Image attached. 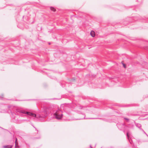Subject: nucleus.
<instances>
[{
    "instance_id": "f257e3e1",
    "label": "nucleus",
    "mask_w": 148,
    "mask_h": 148,
    "mask_svg": "<svg viewBox=\"0 0 148 148\" xmlns=\"http://www.w3.org/2000/svg\"><path fill=\"white\" fill-rule=\"evenodd\" d=\"M56 118L58 119H60L62 118V116L61 114H60L58 112H56L54 114Z\"/></svg>"
},
{
    "instance_id": "f03ea898",
    "label": "nucleus",
    "mask_w": 148,
    "mask_h": 148,
    "mask_svg": "<svg viewBox=\"0 0 148 148\" xmlns=\"http://www.w3.org/2000/svg\"><path fill=\"white\" fill-rule=\"evenodd\" d=\"M22 113H23L24 114H27L28 115H30V116H36V115L35 114H32L31 113H30V112H25V111H22Z\"/></svg>"
},
{
    "instance_id": "7ed1b4c3",
    "label": "nucleus",
    "mask_w": 148,
    "mask_h": 148,
    "mask_svg": "<svg viewBox=\"0 0 148 148\" xmlns=\"http://www.w3.org/2000/svg\"><path fill=\"white\" fill-rule=\"evenodd\" d=\"M90 34L91 36L93 37H95V32L93 31H91Z\"/></svg>"
},
{
    "instance_id": "20e7f679",
    "label": "nucleus",
    "mask_w": 148,
    "mask_h": 148,
    "mask_svg": "<svg viewBox=\"0 0 148 148\" xmlns=\"http://www.w3.org/2000/svg\"><path fill=\"white\" fill-rule=\"evenodd\" d=\"M50 9L53 12H55L56 11V9L53 7H50Z\"/></svg>"
},
{
    "instance_id": "39448f33",
    "label": "nucleus",
    "mask_w": 148,
    "mask_h": 148,
    "mask_svg": "<svg viewBox=\"0 0 148 148\" xmlns=\"http://www.w3.org/2000/svg\"><path fill=\"white\" fill-rule=\"evenodd\" d=\"M4 148H11L12 147V146L11 145H8L4 146Z\"/></svg>"
},
{
    "instance_id": "423d86ee",
    "label": "nucleus",
    "mask_w": 148,
    "mask_h": 148,
    "mask_svg": "<svg viewBox=\"0 0 148 148\" xmlns=\"http://www.w3.org/2000/svg\"><path fill=\"white\" fill-rule=\"evenodd\" d=\"M48 44H49V45H50V44H51V43H50V42H49V43H48Z\"/></svg>"
}]
</instances>
